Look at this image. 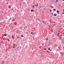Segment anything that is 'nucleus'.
I'll return each instance as SVG.
<instances>
[{
  "label": "nucleus",
  "instance_id": "obj_40",
  "mask_svg": "<svg viewBox=\"0 0 64 64\" xmlns=\"http://www.w3.org/2000/svg\"><path fill=\"white\" fill-rule=\"evenodd\" d=\"M5 40H6V38H5Z\"/></svg>",
  "mask_w": 64,
  "mask_h": 64
},
{
  "label": "nucleus",
  "instance_id": "obj_29",
  "mask_svg": "<svg viewBox=\"0 0 64 64\" xmlns=\"http://www.w3.org/2000/svg\"><path fill=\"white\" fill-rule=\"evenodd\" d=\"M62 14H64V12H62Z\"/></svg>",
  "mask_w": 64,
  "mask_h": 64
},
{
  "label": "nucleus",
  "instance_id": "obj_54",
  "mask_svg": "<svg viewBox=\"0 0 64 64\" xmlns=\"http://www.w3.org/2000/svg\"><path fill=\"white\" fill-rule=\"evenodd\" d=\"M50 25H51V24H50Z\"/></svg>",
  "mask_w": 64,
  "mask_h": 64
},
{
  "label": "nucleus",
  "instance_id": "obj_10",
  "mask_svg": "<svg viewBox=\"0 0 64 64\" xmlns=\"http://www.w3.org/2000/svg\"><path fill=\"white\" fill-rule=\"evenodd\" d=\"M12 38L13 39H14V36H12Z\"/></svg>",
  "mask_w": 64,
  "mask_h": 64
},
{
  "label": "nucleus",
  "instance_id": "obj_24",
  "mask_svg": "<svg viewBox=\"0 0 64 64\" xmlns=\"http://www.w3.org/2000/svg\"><path fill=\"white\" fill-rule=\"evenodd\" d=\"M48 39H46V41H48Z\"/></svg>",
  "mask_w": 64,
  "mask_h": 64
},
{
  "label": "nucleus",
  "instance_id": "obj_30",
  "mask_svg": "<svg viewBox=\"0 0 64 64\" xmlns=\"http://www.w3.org/2000/svg\"><path fill=\"white\" fill-rule=\"evenodd\" d=\"M50 27H52V26L51 25V26H50Z\"/></svg>",
  "mask_w": 64,
  "mask_h": 64
},
{
  "label": "nucleus",
  "instance_id": "obj_6",
  "mask_svg": "<svg viewBox=\"0 0 64 64\" xmlns=\"http://www.w3.org/2000/svg\"><path fill=\"white\" fill-rule=\"evenodd\" d=\"M31 34H33V35H34L33 32H31Z\"/></svg>",
  "mask_w": 64,
  "mask_h": 64
},
{
  "label": "nucleus",
  "instance_id": "obj_16",
  "mask_svg": "<svg viewBox=\"0 0 64 64\" xmlns=\"http://www.w3.org/2000/svg\"><path fill=\"white\" fill-rule=\"evenodd\" d=\"M50 44H52V43L51 42H50Z\"/></svg>",
  "mask_w": 64,
  "mask_h": 64
},
{
  "label": "nucleus",
  "instance_id": "obj_20",
  "mask_svg": "<svg viewBox=\"0 0 64 64\" xmlns=\"http://www.w3.org/2000/svg\"><path fill=\"white\" fill-rule=\"evenodd\" d=\"M22 37H23V35L22 34L21 35Z\"/></svg>",
  "mask_w": 64,
  "mask_h": 64
},
{
  "label": "nucleus",
  "instance_id": "obj_1",
  "mask_svg": "<svg viewBox=\"0 0 64 64\" xmlns=\"http://www.w3.org/2000/svg\"><path fill=\"white\" fill-rule=\"evenodd\" d=\"M18 48H19L18 47L17 48H16V49H14V51H17L18 49Z\"/></svg>",
  "mask_w": 64,
  "mask_h": 64
},
{
  "label": "nucleus",
  "instance_id": "obj_17",
  "mask_svg": "<svg viewBox=\"0 0 64 64\" xmlns=\"http://www.w3.org/2000/svg\"><path fill=\"white\" fill-rule=\"evenodd\" d=\"M16 47H15V46H13V48H15Z\"/></svg>",
  "mask_w": 64,
  "mask_h": 64
},
{
  "label": "nucleus",
  "instance_id": "obj_12",
  "mask_svg": "<svg viewBox=\"0 0 64 64\" xmlns=\"http://www.w3.org/2000/svg\"><path fill=\"white\" fill-rule=\"evenodd\" d=\"M56 12H58V13H59V10H57L56 11Z\"/></svg>",
  "mask_w": 64,
  "mask_h": 64
},
{
  "label": "nucleus",
  "instance_id": "obj_50",
  "mask_svg": "<svg viewBox=\"0 0 64 64\" xmlns=\"http://www.w3.org/2000/svg\"><path fill=\"white\" fill-rule=\"evenodd\" d=\"M21 1H22V0H21Z\"/></svg>",
  "mask_w": 64,
  "mask_h": 64
},
{
  "label": "nucleus",
  "instance_id": "obj_18",
  "mask_svg": "<svg viewBox=\"0 0 64 64\" xmlns=\"http://www.w3.org/2000/svg\"><path fill=\"white\" fill-rule=\"evenodd\" d=\"M50 12H52V10H51V9L50 10Z\"/></svg>",
  "mask_w": 64,
  "mask_h": 64
},
{
  "label": "nucleus",
  "instance_id": "obj_8",
  "mask_svg": "<svg viewBox=\"0 0 64 64\" xmlns=\"http://www.w3.org/2000/svg\"><path fill=\"white\" fill-rule=\"evenodd\" d=\"M4 36H7V34H4Z\"/></svg>",
  "mask_w": 64,
  "mask_h": 64
},
{
  "label": "nucleus",
  "instance_id": "obj_4",
  "mask_svg": "<svg viewBox=\"0 0 64 64\" xmlns=\"http://www.w3.org/2000/svg\"><path fill=\"white\" fill-rule=\"evenodd\" d=\"M48 50H50V51H51V50H50V48H48Z\"/></svg>",
  "mask_w": 64,
  "mask_h": 64
},
{
  "label": "nucleus",
  "instance_id": "obj_7",
  "mask_svg": "<svg viewBox=\"0 0 64 64\" xmlns=\"http://www.w3.org/2000/svg\"><path fill=\"white\" fill-rule=\"evenodd\" d=\"M15 25H16V24H17V23L16 22H14V23Z\"/></svg>",
  "mask_w": 64,
  "mask_h": 64
},
{
  "label": "nucleus",
  "instance_id": "obj_38",
  "mask_svg": "<svg viewBox=\"0 0 64 64\" xmlns=\"http://www.w3.org/2000/svg\"><path fill=\"white\" fill-rule=\"evenodd\" d=\"M58 36H59V35H58V34H57Z\"/></svg>",
  "mask_w": 64,
  "mask_h": 64
},
{
  "label": "nucleus",
  "instance_id": "obj_22",
  "mask_svg": "<svg viewBox=\"0 0 64 64\" xmlns=\"http://www.w3.org/2000/svg\"><path fill=\"white\" fill-rule=\"evenodd\" d=\"M13 44V45H14V46H15V44Z\"/></svg>",
  "mask_w": 64,
  "mask_h": 64
},
{
  "label": "nucleus",
  "instance_id": "obj_21",
  "mask_svg": "<svg viewBox=\"0 0 64 64\" xmlns=\"http://www.w3.org/2000/svg\"><path fill=\"white\" fill-rule=\"evenodd\" d=\"M8 42H9V41H10V40H9V39L8 40Z\"/></svg>",
  "mask_w": 64,
  "mask_h": 64
},
{
  "label": "nucleus",
  "instance_id": "obj_19",
  "mask_svg": "<svg viewBox=\"0 0 64 64\" xmlns=\"http://www.w3.org/2000/svg\"><path fill=\"white\" fill-rule=\"evenodd\" d=\"M53 10H54V11H56V9H53Z\"/></svg>",
  "mask_w": 64,
  "mask_h": 64
},
{
  "label": "nucleus",
  "instance_id": "obj_37",
  "mask_svg": "<svg viewBox=\"0 0 64 64\" xmlns=\"http://www.w3.org/2000/svg\"><path fill=\"white\" fill-rule=\"evenodd\" d=\"M8 39H9V38H7V40H8Z\"/></svg>",
  "mask_w": 64,
  "mask_h": 64
},
{
  "label": "nucleus",
  "instance_id": "obj_2",
  "mask_svg": "<svg viewBox=\"0 0 64 64\" xmlns=\"http://www.w3.org/2000/svg\"><path fill=\"white\" fill-rule=\"evenodd\" d=\"M43 24H46V22H45V21H43L42 22Z\"/></svg>",
  "mask_w": 64,
  "mask_h": 64
},
{
  "label": "nucleus",
  "instance_id": "obj_36",
  "mask_svg": "<svg viewBox=\"0 0 64 64\" xmlns=\"http://www.w3.org/2000/svg\"><path fill=\"white\" fill-rule=\"evenodd\" d=\"M52 15H53V13H52Z\"/></svg>",
  "mask_w": 64,
  "mask_h": 64
},
{
  "label": "nucleus",
  "instance_id": "obj_5",
  "mask_svg": "<svg viewBox=\"0 0 64 64\" xmlns=\"http://www.w3.org/2000/svg\"><path fill=\"white\" fill-rule=\"evenodd\" d=\"M38 4H37L36 7H38Z\"/></svg>",
  "mask_w": 64,
  "mask_h": 64
},
{
  "label": "nucleus",
  "instance_id": "obj_26",
  "mask_svg": "<svg viewBox=\"0 0 64 64\" xmlns=\"http://www.w3.org/2000/svg\"><path fill=\"white\" fill-rule=\"evenodd\" d=\"M47 52H48V53H50V52H49V51H48V50H47Z\"/></svg>",
  "mask_w": 64,
  "mask_h": 64
},
{
  "label": "nucleus",
  "instance_id": "obj_14",
  "mask_svg": "<svg viewBox=\"0 0 64 64\" xmlns=\"http://www.w3.org/2000/svg\"><path fill=\"white\" fill-rule=\"evenodd\" d=\"M51 7H52V8H53V7H54V6H50Z\"/></svg>",
  "mask_w": 64,
  "mask_h": 64
},
{
  "label": "nucleus",
  "instance_id": "obj_42",
  "mask_svg": "<svg viewBox=\"0 0 64 64\" xmlns=\"http://www.w3.org/2000/svg\"><path fill=\"white\" fill-rule=\"evenodd\" d=\"M19 3L20 4V2H19Z\"/></svg>",
  "mask_w": 64,
  "mask_h": 64
},
{
  "label": "nucleus",
  "instance_id": "obj_11",
  "mask_svg": "<svg viewBox=\"0 0 64 64\" xmlns=\"http://www.w3.org/2000/svg\"><path fill=\"white\" fill-rule=\"evenodd\" d=\"M4 63H5V62H2V64H4Z\"/></svg>",
  "mask_w": 64,
  "mask_h": 64
},
{
  "label": "nucleus",
  "instance_id": "obj_3",
  "mask_svg": "<svg viewBox=\"0 0 64 64\" xmlns=\"http://www.w3.org/2000/svg\"><path fill=\"white\" fill-rule=\"evenodd\" d=\"M54 16H57V14H54Z\"/></svg>",
  "mask_w": 64,
  "mask_h": 64
},
{
  "label": "nucleus",
  "instance_id": "obj_31",
  "mask_svg": "<svg viewBox=\"0 0 64 64\" xmlns=\"http://www.w3.org/2000/svg\"><path fill=\"white\" fill-rule=\"evenodd\" d=\"M58 1L57 0H56V2H58Z\"/></svg>",
  "mask_w": 64,
  "mask_h": 64
},
{
  "label": "nucleus",
  "instance_id": "obj_27",
  "mask_svg": "<svg viewBox=\"0 0 64 64\" xmlns=\"http://www.w3.org/2000/svg\"><path fill=\"white\" fill-rule=\"evenodd\" d=\"M7 56H5V58H7Z\"/></svg>",
  "mask_w": 64,
  "mask_h": 64
},
{
  "label": "nucleus",
  "instance_id": "obj_46",
  "mask_svg": "<svg viewBox=\"0 0 64 64\" xmlns=\"http://www.w3.org/2000/svg\"><path fill=\"white\" fill-rule=\"evenodd\" d=\"M10 20L11 19V18H10Z\"/></svg>",
  "mask_w": 64,
  "mask_h": 64
},
{
  "label": "nucleus",
  "instance_id": "obj_9",
  "mask_svg": "<svg viewBox=\"0 0 64 64\" xmlns=\"http://www.w3.org/2000/svg\"><path fill=\"white\" fill-rule=\"evenodd\" d=\"M10 8H11V6H10V5H9V6H8V8H10Z\"/></svg>",
  "mask_w": 64,
  "mask_h": 64
},
{
  "label": "nucleus",
  "instance_id": "obj_47",
  "mask_svg": "<svg viewBox=\"0 0 64 64\" xmlns=\"http://www.w3.org/2000/svg\"><path fill=\"white\" fill-rule=\"evenodd\" d=\"M62 1H64V0H62Z\"/></svg>",
  "mask_w": 64,
  "mask_h": 64
},
{
  "label": "nucleus",
  "instance_id": "obj_45",
  "mask_svg": "<svg viewBox=\"0 0 64 64\" xmlns=\"http://www.w3.org/2000/svg\"><path fill=\"white\" fill-rule=\"evenodd\" d=\"M39 48H40L41 47H39Z\"/></svg>",
  "mask_w": 64,
  "mask_h": 64
},
{
  "label": "nucleus",
  "instance_id": "obj_23",
  "mask_svg": "<svg viewBox=\"0 0 64 64\" xmlns=\"http://www.w3.org/2000/svg\"><path fill=\"white\" fill-rule=\"evenodd\" d=\"M5 38H3V40H5Z\"/></svg>",
  "mask_w": 64,
  "mask_h": 64
},
{
  "label": "nucleus",
  "instance_id": "obj_49",
  "mask_svg": "<svg viewBox=\"0 0 64 64\" xmlns=\"http://www.w3.org/2000/svg\"><path fill=\"white\" fill-rule=\"evenodd\" d=\"M63 22H64V21Z\"/></svg>",
  "mask_w": 64,
  "mask_h": 64
},
{
  "label": "nucleus",
  "instance_id": "obj_25",
  "mask_svg": "<svg viewBox=\"0 0 64 64\" xmlns=\"http://www.w3.org/2000/svg\"><path fill=\"white\" fill-rule=\"evenodd\" d=\"M58 35H59V34H60V33H58Z\"/></svg>",
  "mask_w": 64,
  "mask_h": 64
},
{
  "label": "nucleus",
  "instance_id": "obj_53",
  "mask_svg": "<svg viewBox=\"0 0 64 64\" xmlns=\"http://www.w3.org/2000/svg\"><path fill=\"white\" fill-rule=\"evenodd\" d=\"M56 52H57V51H56Z\"/></svg>",
  "mask_w": 64,
  "mask_h": 64
},
{
  "label": "nucleus",
  "instance_id": "obj_51",
  "mask_svg": "<svg viewBox=\"0 0 64 64\" xmlns=\"http://www.w3.org/2000/svg\"><path fill=\"white\" fill-rule=\"evenodd\" d=\"M50 23H51L52 22H50Z\"/></svg>",
  "mask_w": 64,
  "mask_h": 64
},
{
  "label": "nucleus",
  "instance_id": "obj_39",
  "mask_svg": "<svg viewBox=\"0 0 64 64\" xmlns=\"http://www.w3.org/2000/svg\"><path fill=\"white\" fill-rule=\"evenodd\" d=\"M36 5H35V6H36Z\"/></svg>",
  "mask_w": 64,
  "mask_h": 64
},
{
  "label": "nucleus",
  "instance_id": "obj_32",
  "mask_svg": "<svg viewBox=\"0 0 64 64\" xmlns=\"http://www.w3.org/2000/svg\"><path fill=\"white\" fill-rule=\"evenodd\" d=\"M7 4H9V3H8V2H7L6 3Z\"/></svg>",
  "mask_w": 64,
  "mask_h": 64
},
{
  "label": "nucleus",
  "instance_id": "obj_52",
  "mask_svg": "<svg viewBox=\"0 0 64 64\" xmlns=\"http://www.w3.org/2000/svg\"><path fill=\"white\" fill-rule=\"evenodd\" d=\"M39 21H40V20H39Z\"/></svg>",
  "mask_w": 64,
  "mask_h": 64
},
{
  "label": "nucleus",
  "instance_id": "obj_44",
  "mask_svg": "<svg viewBox=\"0 0 64 64\" xmlns=\"http://www.w3.org/2000/svg\"><path fill=\"white\" fill-rule=\"evenodd\" d=\"M12 10H13V8H12Z\"/></svg>",
  "mask_w": 64,
  "mask_h": 64
},
{
  "label": "nucleus",
  "instance_id": "obj_43",
  "mask_svg": "<svg viewBox=\"0 0 64 64\" xmlns=\"http://www.w3.org/2000/svg\"><path fill=\"white\" fill-rule=\"evenodd\" d=\"M63 10H64V9Z\"/></svg>",
  "mask_w": 64,
  "mask_h": 64
},
{
  "label": "nucleus",
  "instance_id": "obj_15",
  "mask_svg": "<svg viewBox=\"0 0 64 64\" xmlns=\"http://www.w3.org/2000/svg\"><path fill=\"white\" fill-rule=\"evenodd\" d=\"M44 50H47V49L46 48H44Z\"/></svg>",
  "mask_w": 64,
  "mask_h": 64
},
{
  "label": "nucleus",
  "instance_id": "obj_33",
  "mask_svg": "<svg viewBox=\"0 0 64 64\" xmlns=\"http://www.w3.org/2000/svg\"><path fill=\"white\" fill-rule=\"evenodd\" d=\"M24 4H26V3L25 2H24Z\"/></svg>",
  "mask_w": 64,
  "mask_h": 64
},
{
  "label": "nucleus",
  "instance_id": "obj_13",
  "mask_svg": "<svg viewBox=\"0 0 64 64\" xmlns=\"http://www.w3.org/2000/svg\"><path fill=\"white\" fill-rule=\"evenodd\" d=\"M31 12H33V10L32 9L31 10Z\"/></svg>",
  "mask_w": 64,
  "mask_h": 64
},
{
  "label": "nucleus",
  "instance_id": "obj_34",
  "mask_svg": "<svg viewBox=\"0 0 64 64\" xmlns=\"http://www.w3.org/2000/svg\"><path fill=\"white\" fill-rule=\"evenodd\" d=\"M2 42V43H3V42Z\"/></svg>",
  "mask_w": 64,
  "mask_h": 64
},
{
  "label": "nucleus",
  "instance_id": "obj_28",
  "mask_svg": "<svg viewBox=\"0 0 64 64\" xmlns=\"http://www.w3.org/2000/svg\"><path fill=\"white\" fill-rule=\"evenodd\" d=\"M33 8H34V6L33 5Z\"/></svg>",
  "mask_w": 64,
  "mask_h": 64
},
{
  "label": "nucleus",
  "instance_id": "obj_48",
  "mask_svg": "<svg viewBox=\"0 0 64 64\" xmlns=\"http://www.w3.org/2000/svg\"><path fill=\"white\" fill-rule=\"evenodd\" d=\"M55 3H57L56 2Z\"/></svg>",
  "mask_w": 64,
  "mask_h": 64
},
{
  "label": "nucleus",
  "instance_id": "obj_41",
  "mask_svg": "<svg viewBox=\"0 0 64 64\" xmlns=\"http://www.w3.org/2000/svg\"><path fill=\"white\" fill-rule=\"evenodd\" d=\"M26 28H27V26H26Z\"/></svg>",
  "mask_w": 64,
  "mask_h": 64
},
{
  "label": "nucleus",
  "instance_id": "obj_35",
  "mask_svg": "<svg viewBox=\"0 0 64 64\" xmlns=\"http://www.w3.org/2000/svg\"><path fill=\"white\" fill-rule=\"evenodd\" d=\"M20 5H21V4L20 3Z\"/></svg>",
  "mask_w": 64,
  "mask_h": 64
}]
</instances>
